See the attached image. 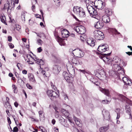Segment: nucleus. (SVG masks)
<instances>
[{"label": "nucleus", "instance_id": "obj_64", "mask_svg": "<svg viewBox=\"0 0 132 132\" xmlns=\"http://www.w3.org/2000/svg\"><path fill=\"white\" fill-rule=\"evenodd\" d=\"M55 121L54 119H53L52 121V123L53 125L55 124Z\"/></svg>", "mask_w": 132, "mask_h": 132}, {"label": "nucleus", "instance_id": "obj_51", "mask_svg": "<svg viewBox=\"0 0 132 132\" xmlns=\"http://www.w3.org/2000/svg\"><path fill=\"white\" fill-rule=\"evenodd\" d=\"M120 109L119 108H117L116 109V112L117 113V114L118 113L120 114Z\"/></svg>", "mask_w": 132, "mask_h": 132}, {"label": "nucleus", "instance_id": "obj_2", "mask_svg": "<svg viewBox=\"0 0 132 132\" xmlns=\"http://www.w3.org/2000/svg\"><path fill=\"white\" fill-rule=\"evenodd\" d=\"M108 63L109 64H119V65L124 64L123 62L117 56H114L112 59H111L108 60Z\"/></svg>", "mask_w": 132, "mask_h": 132}, {"label": "nucleus", "instance_id": "obj_42", "mask_svg": "<svg viewBox=\"0 0 132 132\" xmlns=\"http://www.w3.org/2000/svg\"><path fill=\"white\" fill-rule=\"evenodd\" d=\"M16 29L19 31H20V30L21 29V26L19 25H16L15 27Z\"/></svg>", "mask_w": 132, "mask_h": 132}, {"label": "nucleus", "instance_id": "obj_10", "mask_svg": "<svg viewBox=\"0 0 132 132\" xmlns=\"http://www.w3.org/2000/svg\"><path fill=\"white\" fill-rule=\"evenodd\" d=\"M75 52V55L78 57L81 58L84 55V53L83 52L78 49H76L73 51Z\"/></svg>", "mask_w": 132, "mask_h": 132}, {"label": "nucleus", "instance_id": "obj_4", "mask_svg": "<svg viewBox=\"0 0 132 132\" xmlns=\"http://www.w3.org/2000/svg\"><path fill=\"white\" fill-rule=\"evenodd\" d=\"M93 33L94 36L96 39L101 40L104 38V34L101 31L99 30H95Z\"/></svg>", "mask_w": 132, "mask_h": 132}, {"label": "nucleus", "instance_id": "obj_53", "mask_svg": "<svg viewBox=\"0 0 132 132\" xmlns=\"http://www.w3.org/2000/svg\"><path fill=\"white\" fill-rule=\"evenodd\" d=\"M40 12L41 13V14H42V18H43V21L44 22V17L43 16V15H44L43 13V11H42V10H40Z\"/></svg>", "mask_w": 132, "mask_h": 132}, {"label": "nucleus", "instance_id": "obj_3", "mask_svg": "<svg viewBox=\"0 0 132 132\" xmlns=\"http://www.w3.org/2000/svg\"><path fill=\"white\" fill-rule=\"evenodd\" d=\"M100 90L109 97L107 99L108 100H103L102 101V103H103L106 104H108L111 101V99L110 97V94L109 90L108 89H106L101 88L100 89Z\"/></svg>", "mask_w": 132, "mask_h": 132}, {"label": "nucleus", "instance_id": "obj_32", "mask_svg": "<svg viewBox=\"0 0 132 132\" xmlns=\"http://www.w3.org/2000/svg\"><path fill=\"white\" fill-rule=\"evenodd\" d=\"M73 119L74 120H75L76 124L78 126H80L79 125H80V122L79 121V119L77 118L75 116H74L73 117Z\"/></svg>", "mask_w": 132, "mask_h": 132}, {"label": "nucleus", "instance_id": "obj_58", "mask_svg": "<svg viewBox=\"0 0 132 132\" xmlns=\"http://www.w3.org/2000/svg\"><path fill=\"white\" fill-rule=\"evenodd\" d=\"M38 52L39 53L41 52L42 51V49L41 48V47H40L37 48Z\"/></svg>", "mask_w": 132, "mask_h": 132}, {"label": "nucleus", "instance_id": "obj_43", "mask_svg": "<svg viewBox=\"0 0 132 132\" xmlns=\"http://www.w3.org/2000/svg\"><path fill=\"white\" fill-rule=\"evenodd\" d=\"M12 87L13 88V90L14 91V92L15 93H16L17 92V90H16V88L15 87V86L14 85H12Z\"/></svg>", "mask_w": 132, "mask_h": 132}, {"label": "nucleus", "instance_id": "obj_63", "mask_svg": "<svg viewBox=\"0 0 132 132\" xmlns=\"http://www.w3.org/2000/svg\"><path fill=\"white\" fill-rule=\"evenodd\" d=\"M35 16L37 18H40V17H41V15L38 14H37L35 15Z\"/></svg>", "mask_w": 132, "mask_h": 132}, {"label": "nucleus", "instance_id": "obj_17", "mask_svg": "<svg viewBox=\"0 0 132 132\" xmlns=\"http://www.w3.org/2000/svg\"><path fill=\"white\" fill-rule=\"evenodd\" d=\"M103 23L101 21H98L95 25V28L97 29H100L102 28L104 26Z\"/></svg>", "mask_w": 132, "mask_h": 132}, {"label": "nucleus", "instance_id": "obj_44", "mask_svg": "<svg viewBox=\"0 0 132 132\" xmlns=\"http://www.w3.org/2000/svg\"><path fill=\"white\" fill-rule=\"evenodd\" d=\"M80 71L82 73H84V74H85V73H87V74H89L90 73V72H89L88 71H86L85 70H80Z\"/></svg>", "mask_w": 132, "mask_h": 132}, {"label": "nucleus", "instance_id": "obj_49", "mask_svg": "<svg viewBox=\"0 0 132 132\" xmlns=\"http://www.w3.org/2000/svg\"><path fill=\"white\" fill-rule=\"evenodd\" d=\"M9 45L10 48H13L14 47V46L11 43H9Z\"/></svg>", "mask_w": 132, "mask_h": 132}, {"label": "nucleus", "instance_id": "obj_30", "mask_svg": "<svg viewBox=\"0 0 132 132\" xmlns=\"http://www.w3.org/2000/svg\"><path fill=\"white\" fill-rule=\"evenodd\" d=\"M26 12L25 11H23L22 12L21 14V18L22 21L24 22H25V16Z\"/></svg>", "mask_w": 132, "mask_h": 132}, {"label": "nucleus", "instance_id": "obj_27", "mask_svg": "<svg viewBox=\"0 0 132 132\" xmlns=\"http://www.w3.org/2000/svg\"><path fill=\"white\" fill-rule=\"evenodd\" d=\"M92 13H91L90 14L91 16L93 18H96L98 16L97 13V11L95 9L94 11Z\"/></svg>", "mask_w": 132, "mask_h": 132}, {"label": "nucleus", "instance_id": "obj_28", "mask_svg": "<svg viewBox=\"0 0 132 132\" xmlns=\"http://www.w3.org/2000/svg\"><path fill=\"white\" fill-rule=\"evenodd\" d=\"M95 6L96 7H98V8L100 10L102 9L104 7V3L102 1H100L98 5L97 6Z\"/></svg>", "mask_w": 132, "mask_h": 132}, {"label": "nucleus", "instance_id": "obj_39", "mask_svg": "<svg viewBox=\"0 0 132 132\" xmlns=\"http://www.w3.org/2000/svg\"><path fill=\"white\" fill-rule=\"evenodd\" d=\"M129 79L126 77H125L122 78V80L123 82L126 84V83H127Z\"/></svg>", "mask_w": 132, "mask_h": 132}, {"label": "nucleus", "instance_id": "obj_29", "mask_svg": "<svg viewBox=\"0 0 132 132\" xmlns=\"http://www.w3.org/2000/svg\"><path fill=\"white\" fill-rule=\"evenodd\" d=\"M59 94V92L58 91H57L56 92L55 91H53V92L52 93V98H51V99L52 98H56L57 97H58Z\"/></svg>", "mask_w": 132, "mask_h": 132}, {"label": "nucleus", "instance_id": "obj_37", "mask_svg": "<svg viewBox=\"0 0 132 132\" xmlns=\"http://www.w3.org/2000/svg\"><path fill=\"white\" fill-rule=\"evenodd\" d=\"M39 116L40 118V119H41L42 118L44 117V114L43 113V111H39L38 112Z\"/></svg>", "mask_w": 132, "mask_h": 132}, {"label": "nucleus", "instance_id": "obj_15", "mask_svg": "<svg viewBox=\"0 0 132 132\" xmlns=\"http://www.w3.org/2000/svg\"><path fill=\"white\" fill-rule=\"evenodd\" d=\"M125 110L126 112L129 116V118H131L132 119L131 111L130 106L128 105H126L125 106Z\"/></svg>", "mask_w": 132, "mask_h": 132}, {"label": "nucleus", "instance_id": "obj_24", "mask_svg": "<svg viewBox=\"0 0 132 132\" xmlns=\"http://www.w3.org/2000/svg\"><path fill=\"white\" fill-rule=\"evenodd\" d=\"M109 128L108 125L101 127L99 129L101 132H106Z\"/></svg>", "mask_w": 132, "mask_h": 132}, {"label": "nucleus", "instance_id": "obj_48", "mask_svg": "<svg viewBox=\"0 0 132 132\" xmlns=\"http://www.w3.org/2000/svg\"><path fill=\"white\" fill-rule=\"evenodd\" d=\"M31 57L35 61L36 63V61H37L38 60H39L37 58V57L36 56H35V57Z\"/></svg>", "mask_w": 132, "mask_h": 132}, {"label": "nucleus", "instance_id": "obj_36", "mask_svg": "<svg viewBox=\"0 0 132 132\" xmlns=\"http://www.w3.org/2000/svg\"><path fill=\"white\" fill-rule=\"evenodd\" d=\"M53 90H48L47 92V94L49 97H51V99L52 98V95Z\"/></svg>", "mask_w": 132, "mask_h": 132}, {"label": "nucleus", "instance_id": "obj_22", "mask_svg": "<svg viewBox=\"0 0 132 132\" xmlns=\"http://www.w3.org/2000/svg\"><path fill=\"white\" fill-rule=\"evenodd\" d=\"M57 40L61 46H64L65 45V40L63 39L60 37H58Z\"/></svg>", "mask_w": 132, "mask_h": 132}, {"label": "nucleus", "instance_id": "obj_13", "mask_svg": "<svg viewBox=\"0 0 132 132\" xmlns=\"http://www.w3.org/2000/svg\"><path fill=\"white\" fill-rule=\"evenodd\" d=\"M61 70V67L58 65H54L53 66L52 71L54 73L57 74Z\"/></svg>", "mask_w": 132, "mask_h": 132}, {"label": "nucleus", "instance_id": "obj_8", "mask_svg": "<svg viewBox=\"0 0 132 132\" xmlns=\"http://www.w3.org/2000/svg\"><path fill=\"white\" fill-rule=\"evenodd\" d=\"M63 75L67 82L70 83H72L73 80V78L69 76V74L66 72L64 71L63 72Z\"/></svg>", "mask_w": 132, "mask_h": 132}, {"label": "nucleus", "instance_id": "obj_34", "mask_svg": "<svg viewBox=\"0 0 132 132\" xmlns=\"http://www.w3.org/2000/svg\"><path fill=\"white\" fill-rule=\"evenodd\" d=\"M36 63L38 64L39 65H43L44 63V62L42 59L38 60L37 61H36Z\"/></svg>", "mask_w": 132, "mask_h": 132}, {"label": "nucleus", "instance_id": "obj_38", "mask_svg": "<svg viewBox=\"0 0 132 132\" xmlns=\"http://www.w3.org/2000/svg\"><path fill=\"white\" fill-rule=\"evenodd\" d=\"M37 43L39 45H42V44L43 43L42 41L39 38H36Z\"/></svg>", "mask_w": 132, "mask_h": 132}, {"label": "nucleus", "instance_id": "obj_57", "mask_svg": "<svg viewBox=\"0 0 132 132\" xmlns=\"http://www.w3.org/2000/svg\"><path fill=\"white\" fill-rule=\"evenodd\" d=\"M26 86L29 89H31L32 88V87L29 84H26Z\"/></svg>", "mask_w": 132, "mask_h": 132}, {"label": "nucleus", "instance_id": "obj_26", "mask_svg": "<svg viewBox=\"0 0 132 132\" xmlns=\"http://www.w3.org/2000/svg\"><path fill=\"white\" fill-rule=\"evenodd\" d=\"M87 8L88 9V12L90 14L91 13H92V12L94 11L95 9L92 6L90 5H89L87 7Z\"/></svg>", "mask_w": 132, "mask_h": 132}, {"label": "nucleus", "instance_id": "obj_60", "mask_svg": "<svg viewBox=\"0 0 132 132\" xmlns=\"http://www.w3.org/2000/svg\"><path fill=\"white\" fill-rule=\"evenodd\" d=\"M18 103L16 102H15L14 103V105L16 108L18 107Z\"/></svg>", "mask_w": 132, "mask_h": 132}, {"label": "nucleus", "instance_id": "obj_31", "mask_svg": "<svg viewBox=\"0 0 132 132\" xmlns=\"http://www.w3.org/2000/svg\"><path fill=\"white\" fill-rule=\"evenodd\" d=\"M4 105L5 108L7 109H11V106L9 102H5L4 104Z\"/></svg>", "mask_w": 132, "mask_h": 132}, {"label": "nucleus", "instance_id": "obj_11", "mask_svg": "<svg viewBox=\"0 0 132 132\" xmlns=\"http://www.w3.org/2000/svg\"><path fill=\"white\" fill-rule=\"evenodd\" d=\"M76 31L81 35L84 34L85 32V28L83 26H76L75 28Z\"/></svg>", "mask_w": 132, "mask_h": 132}, {"label": "nucleus", "instance_id": "obj_23", "mask_svg": "<svg viewBox=\"0 0 132 132\" xmlns=\"http://www.w3.org/2000/svg\"><path fill=\"white\" fill-rule=\"evenodd\" d=\"M108 30L109 32H111L113 34L115 35H118L120 34V32H118L116 30L114 29L110 28L108 29Z\"/></svg>", "mask_w": 132, "mask_h": 132}, {"label": "nucleus", "instance_id": "obj_14", "mask_svg": "<svg viewBox=\"0 0 132 132\" xmlns=\"http://www.w3.org/2000/svg\"><path fill=\"white\" fill-rule=\"evenodd\" d=\"M110 54L111 53H109L107 54H103V56H100V58L102 59L104 62H105L106 61H108V60L110 59L109 55H110Z\"/></svg>", "mask_w": 132, "mask_h": 132}, {"label": "nucleus", "instance_id": "obj_59", "mask_svg": "<svg viewBox=\"0 0 132 132\" xmlns=\"http://www.w3.org/2000/svg\"><path fill=\"white\" fill-rule=\"evenodd\" d=\"M71 69L72 70V71H71V73L73 74L75 73V71L74 68H73V66H72V68Z\"/></svg>", "mask_w": 132, "mask_h": 132}, {"label": "nucleus", "instance_id": "obj_55", "mask_svg": "<svg viewBox=\"0 0 132 132\" xmlns=\"http://www.w3.org/2000/svg\"><path fill=\"white\" fill-rule=\"evenodd\" d=\"M17 67H18V69L19 70L20 69L21 67V64L19 63H18L16 65Z\"/></svg>", "mask_w": 132, "mask_h": 132}, {"label": "nucleus", "instance_id": "obj_35", "mask_svg": "<svg viewBox=\"0 0 132 132\" xmlns=\"http://www.w3.org/2000/svg\"><path fill=\"white\" fill-rule=\"evenodd\" d=\"M1 21L3 23L5 24V25H7V24L5 22L6 20L5 16H2L1 17Z\"/></svg>", "mask_w": 132, "mask_h": 132}, {"label": "nucleus", "instance_id": "obj_50", "mask_svg": "<svg viewBox=\"0 0 132 132\" xmlns=\"http://www.w3.org/2000/svg\"><path fill=\"white\" fill-rule=\"evenodd\" d=\"M12 117H13V118L14 120L15 121V122L16 124V125L17 126H18V125H17V121H18V120H16V118L15 116H12Z\"/></svg>", "mask_w": 132, "mask_h": 132}, {"label": "nucleus", "instance_id": "obj_16", "mask_svg": "<svg viewBox=\"0 0 132 132\" xmlns=\"http://www.w3.org/2000/svg\"><path fill=\"white\" fill-rule=\"evenodd\" d=\"M69 32L68 31L65 29H64L61 31V35L63 38H67L69 36Z\"/></svg>", "mask_w": 132, "mask_h": 132}, {"label": "nucleus", "instance_id": "obj_54", "mask_svg": "<svg viewBox=\"0 0 132 132\" xmlns=\"http://www.w3.org/2000/svg\"><path fill=\"white\" fill-rule=\"evenodd\" d=\"M63 96L64 97V99L65 100H66L67 99H68V97L67 96L65 93L63 94Z\"/></svg>", "mask_w": 132, "mask_h": 132}, {"label": "nucleus", "instance_id": "obj_19", "mask_svg": "<svg viewBox=\"0 0 132 132\" xmlns=\"http://www.w3.org/2000/svg\"><path fill=\"white\" fill-rule=\"evenodd\" d=\"M102 112L105 119L106 120H109L110 118V113L109 112L106 111L104 110H103Z\"/></svg>", "mask_w": 132, "mask_h": 132}, {"label": "nucleus", "instance_id": "obj_21", "mask_svg": "<svg viewBox=\"0 0 132 132\" xmlns=\"http://www.w3.org/2000/svg\"><path fill=\"white\" fill-rule=\"evenodd\" d=\"M28 78L29 79L30 81L31 82H35V80L34 77V76L31 73H28Z\"/></svg>", "mask_w": 132, "mask_h": 132}, {"label": "nucleus", "instance_id": "obj_9", "mask_svg": "<svg viewBox=\"0 0 132 132\" xmlns=\"http://www.w3.org/2000/svg\"><path fill=\"white\" fill-rule=\"evenodd\" d=\"M109 48L108 47H106L105 45H99L97 49V50L101 54V53H103L105 52L106 51L108 50Z\"/></svg>", "mask_w": 132, "mask_h": 132}, {"label": "nucleus", "instance_id": "obj_45", "mask_svg": "<svg viewBox=\"0 0 132 132\" xmlns=\"http://www.w3.org/2000/svg\"><path fill=\"white\" fill-rule=\"evenodd\" d=\"M30 118L31 119V121H36L37 122L39 121L38 120L35 119L32 117H30Z\"/></svg>", "mask_w": 132, "mask_h": 132}, {"label": "nucleus", "instance_id": "obj_5", "mask_svg": "<svg viewBox=\"0 0 132 132\" xmlns=\"http://www.w3.org/2000/svg\"><path fill=\"white\" fill-rule=\"evenodd\" d=\"M12 0H7L6 3L4 4V8L5 9H7L8 11L10 10H11V7H13L15 6V2L14 1H12Z\"/></svg>", "mask_w": 132, "mask_h": 132}, {"label": "nucleus", "instance_id": "obj_61", "mask_svg": "<svg viewBox=\"0 0 132 132\" xmlns=\"http://www.w3.org/2000/svg\"><path fill=\"white\" fill-rule=\"evenodd\" d=\"M22 72L23 74H26L27 73V71L25 70H24L22 71Z\"/></svg>", "mask_w": 132, "mask_h": 132}, {"label": "nucleus", "instance_id": "obj_62", "mask_svg": "<svg viewBox=\"0 0 132 132\" xmlns=\"http://www.w3.org/2000/svg\"><path fill=\"white\" fill-rule=\"evenodd\" d=\"M7 121H8V123L10 124H11V122L10 119V118L8 117H7Z\"/></svg>", "mask_w": 132, "mask_h": 132}, {"label": "nucleus", "instance_id": "obj_41", "mask_svg": "<svg viewBox=\"0 0 132 132\" xmlns=\"http://www.w3.org/2000/svg\"><path fill=\"white\" fill-rule=\"evenodd\" d=\"M51 85L52 88L53 89H54L55 90H57V88H56V86L52 82H51Z\"/></svg>", "mask_w": 132, "mask_h": 132}, {"label": "nucleus", "instance_id": "obj_20", "mask_svg": "<svg viewBox=\"0 0 132 132\" xmlns=\"http://www.w3.org/2000/svg\"><path fill=\"white\" fill-rule=\"evenodd\" d=\"M103 21L106 23H108L110 21L109 17L107 15H105L103 16L102 18Z\"/></svg>", "mask_w": 132, "mask_h": 132}, {"label": "nucleus", "instance_id": "obj_7", "mask_svg": "<svg viewBox=\"0 0 132 132\" xmlns=\"http://www.w3.org/2000/svg\"><path fill=\"white\" fill-rule=\"evenodd\" d=\"M111 64V65L112 67V68L115 71L117 72L120 70L124 73V69L122 68L123 66L124 65V64L123 65L122 64H121V65H119V64Z\"/></svg>", "mask_w": 132, "mask_h": 132}, {"label": "nucleus", "instance_id": "obj_1", "mask_svg": "<svg viewBox=\"0 0 132 132\" xmlns=\"http://www.w3.org/2000/svg\"><path fill=\"white\" fill-rule=\"evenodd\" d=\"M73 11L76 14L80 17H85L86 16L85 11L81 7H74L73 9Z\"/></svg>", "mask_w": 132, "mask_h": 132}, {"label": "nucleus", "instance_id": "obj_12", "mask_svg": "<svg viewBox=\"0 0 132 132\" xmlns=\"http://www.w3.org/2000/svg\"><path fill=\"white\" fill-rule=\"evenodd\" d=\"M98 78L101 80H107V77L106 76L103 70H101L100 72H98Z\"/></svg>", "mask_w": 132, "mask_h": 132}, {"label": "nucleus", "instance_id": "obj_56", "mask_svg": "<svg viewBox=\"0 0 132 132\" xmlns=\"http://www.w3.org/2000/svg\"><path fill=\"white\" fill-rule=\"evenodd\" d=\"M8 40L9 42H11L12 40V37L11 36H9L8 37Z\"/></svg>", "mask_w": 132, "mask_h": 132}, {"label": "nucleus", "instance_id": "obj_52", "mask_svg": "<svg viewBox=\"0 0 132 132\" xmlns=\"http://www.w3.org/2000/svg\"><path fill=\"white\" fill-rule=\"evenodd\" d=\"M31 9L33 12H34L35 11V6L34 5L32 4L31 7Z\"/></svg>", "mask_w": 132, "mask_h": 132}, {"label": "nucleus", "instance_id": "obj_40", "mask_svg": "<svg viewBox=\"0 0 132 132\" xmlns=\"http://www.w3.org/2000/svg\"><path fill=\"white\" fill-rule=\"evenodd\" d=\"M86 36H84V35L82 34V36H80V38L81 40L84 42L86 40Z\"/></svg>", "mask_w": 132, "mask_h": 132}, {"label": "nucleus", "instance_id": "obj_33", "mask_svg": "<svg viewBox=\"0 0 132 132\" xmlns=\"http://www.w3.org/2000/svg\"><path fill=\"white\" fill-rule=\"evenodd\" d=\"M72 62L73 64H75V65H78L79 64V62L75 58H73L72 59Z\"/></svg>", "mask_w": 132, "mask_h": 132}, {"label": "nucleus", "instance_id": "obj_25", "mask_svg": "<svg viewBox=\"0 0 132 132\" xmlns=\"http://www.w3.org/2000/svg\"><path fill=\"white\" fill-rule=\"evenodd\" d=\"M105 11L106 14L109 16H111L112 14V12L111 10L109 8H106Z\"/></svg>", "mask_w": 132, "mask_h": 132}, {"label": "nucleus", "instance_id": "obj_46", "mask_svg": "<svg viewBox=\"0 0 132 132\" xmlns=\"http://www.w3.org/2000/svg\"><path fill=\"white\" fill-rule=\"evenodd\" d=\"M18 129L17 127H14L13 129V131L14 132H18Z\"/></svg>", "mask_w": 132, "mask_h": 132}, {"label": "nucleus", "instance_id": "obj_6", "mask_svg": "<svg viewBox=\"0 0 132 132\" xmlns=\"http://www.w3.org/2000/svg\"><path fill=\"white\" fill-rule=\"evenodd\" d=\"M117 98L122 101H125L130 105H132V101H130L122 94H118L116 95Z\"/></svg>", "mask_w": 132, "mask_h": 132}, {"label": "nucleus", "instance_id": "obj_47", "mask_svg": "<svg viewBox=\"0 0 132 132\" xmlns=\"http://www.w3.org/2000/svg\"><path fill=\"white\" fill-rule=\"evenodd\" d=\"M127 82L128 84L126 83V84L128 85H131L132 84V82L131 80H129Z\"/></svg>", "mask_w": 132, "mask_h": 132}, {"label": "nucleus", "instance_id": "obj_18", "mask_svg": "<svg viewBox=\"0 0 132 132\" xmlns=\"http://www.w3.org/2000/svg\"><path fill=\"white\" fill-rule=\"evenodd\" d=\"M87 43L88 45L92 47H93L95 45V40L93 39H88L87 40Z\"/></svg>", "mask_w": 132, "mask_h": 132}]
</instances>
